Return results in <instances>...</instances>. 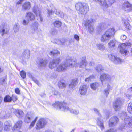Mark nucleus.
<instances>
[{
    "label": "nucleus",
    "instance_id": "1",
    "mask_svg": "<svg viewBox=\"0 0 132 132\" xmlns=\"http://www.w3.org/2000/svg\"><path fill=\"white\" fill-rule=\"evenodd\" d=\"M76 62L73 61L71 57L68 56L66 58L64 64H61L58 66L55 71L58 72H64L66 70L67 67L72 68L74 66H76Z\"/></svg>",
    "mask_w": 132,
    "mask_h": 132
},
{
    "label": "nucleus",
    "instance_id": "2",
    "mask_svg": "<svg viewBox=\"0 0 132 132\" xmlns=\"http://www.w3.org/2000/svg\"><path fill=\"white\" fill-rule=\"evenodd\" d=\"M55 108H59L60 109H61L64 111H67L69 110L71 113L75 114H77L79 113V111L78 110H73L72 109H70L67 106V105L64 103L60 102H56L55 103L52 105Z\"/></svg>",
    "mask_w": 132,
    "mask_h": 132
},
{
    "label": "nucleus",
    "instance_id": "3",
    "mask_svg": "<svg viewBox=\"0 0 132 132\" xmlns=\"http://www.w3.org/2000/svg\"><path fill=\"white\" fill-rule=\"evenodd\" d=\"M115 32V29L113 28L108 29L102 36L101 38V41L104 42L109 41L113 37Z\"/></svg>",
    "mask_w": 132,
    "mask_h": 132
},
{
    "label": "nucleus",
    "instance_id": "4",
    "mask_svg": "<svg viewBox=\"0 0 132 132\" xmlns=\"http://www.w3.org/2000/svg\"><path fill=\"white\" fill-rule=\"evenodd\" d=\"M75 7L77 10L79 11L81 14H85L89 10V6L84 3L79 2L75 5Z\"/></svg>",
    "mask_w": 132,
    "mask_h": 132
},
{
    "label": "nucleus",
    "instance_id": "5",
    "mask_svg": "<svg viewBox=\"0 0 132 132\" xmlns=\"http://www.w3.org/2000/svg\"><path fill=\"white\" fill-rule=\"evenodd\" d=\"M119 116L121 118L124 120L125 124L122 128H125L126 127H130L132 125V117H129L127 116L125 112L119 113Z\"/></svg>",
    "mask_w": 132,
    "mask_h": 132
},
{
    "label": "nucleus",
    "instance_id": "6",
    "mask_svg": "<svg viewBox=\"0 0 132 132\" xmlns=\"http://www.w3.org/2000/svg\"><path fill=\"white\" fill-rule=\"evenodd\" d=\"M131 45V43L129 42L123 43L119 46L120 52L122 54L126 55L127 52H129L128 49L130 48Z\"/></svg>",
    "mask_w": 132,
    "mask_h": 132
},
{
    "label": "nucleus",
    "instance_id": "7",
    "mask_svg": "<svg viewBox=\"0 0 132 132\" xmlns=\"http://www.w3.org/2000/svg\"><path fill=\"white\" fill-rule=\"evenodd\" d=\"M94 111L98 114L99 117L97 118L96 121L97 125L99 126L102 130L104 129L103 125V120L101 118V116L100 114L99 113L98 110L97 109L94 108L93 109Z\"/></svg>",
    "mask_w": 132,
    "mask_h": 132
},
{
    "label": "nucleus",
    "instance_id": "8",
    "mask_svg": "<svg viewBox=\"0 0 132 132\" xmlns=\"http://www.w3.org/2000/svg\"><path fill=\"white\" fill-rule=\"evenodd\" d=\"M46 123L47 121L45 119L43 118L40 119L36 123V129L39 130L40 128H43L46 125Z\"/></svg>",
    "mask_w": 132,
    "mask_h": 132
},
{
    "label": "nucleus",
    "instance_id": "9",
    "mask_svg": "<svg viewBox=\"0 0 132 132\" xmlns=\"http://www.w3.org/2000/svg\"><path fill=\"white\" fill-rule=\"evenodd\" d=\"M109 59L115 64H120L122 62V60L120 58L112 54L108 55Z\"/></svg>",
    "mask_w": 132,
    "mask_h": 132
},
{
    "label": "nucleus",
    "instance_id": "10",
    "mask_svg": "<svg viewBox=\"0 0 132 132\" xmlns=\"http://www.w3.org/2000/svg\"><path fill=\"white\" fill-rule=\"evenodd\" d=\"M84 26L88 28V31L91 33L94 31V28L92 24L91 21L89 20L84 21Z\"/></svg>",
    "mask_w": 132,
    "mask_h": 132
},
{
    "label": "nucleus",
    "instance_id": "11",
    "mask_svg": "<svg viewBox=\"0 0 132 132\" xmlns=\"http://www.w3.org/2000/svg\"><path fill=\"white\" fill-rule=\"evenodd\" d=\"M122 104V102L121 99L118 98L114 103L113 107L116 111H118L120 109Z\"/></svg>",
    "mask_w": 132,
    "mask_h": 132
},
{
    "label": "nucleus",
    "instance_id": "12",
    "mask_svg": "<svg viewBox=\"0 0 132 132\" xmlns=\"http://www.w3.org/2000/svg\"><path fill=\"white\" fill-rule=\"evenodd\" d=\"M33 11L38 18L37 19V20L40 22H42L43 19L42 17L40 12L39 8L37 6H34L33 9Z\"/></svg>",
    "mask_w": 132,
    "mask_h": 132
},
{
    "label": "nucleus",
    "instance_id": "13",
    "mask_svg": "<svg viewBox=\"0 0 132 132\" xmlns=\"http://www.w3.org/2000/svg\"><path fill=\"white\" fill-rule=\"evenodd\" d=\"M61 60L59 58H57L53 60L50 62L49 65L51 69H53L57 66V65L60 62Z\"/></svg>",
    "mask_w": 132,
    "mask_h": 132
},
{
    "label": "nucleus",
    "instance_id": "14",
    "mask_svg": "<svg viewBox=\"0 0 132 132\" xmlns=\"http://www.w3.org/2000/svg\"><path fill=\"white\" fill-rule=\"evenodd\" d=\"M73 61H75L77 64H76V66H74V67H77L78 65L79 67L84 68L86 67L87 64L85 57H82L81 59L80 62L78 64L77 63L76 61L74 60L73 59Z\"/></svg>",
    "mask_w": 132,
    "mask_h": 132
},
{
    "label": "nucleus",
    "instance_id": "15",
    "mask_svg": "<svg viewBox=\"0 0 132 132\" xmlns=\"http://www.w3.org/2000/svg\"><path fill=\"white\" fill-rule=\"evenodd\" d=\"M9 27L5 25H2L0 27V33L2 36L8 33L9 30Z\"/></svg>",
    "mask_w": 132,
    "mask_h": 132
},
{
    "label": "nucleus",
    "instance_id": "16",
    "mask_svg": "<svg viewBox=\"0 0 132 132\" xmlns=\"http://www.w3.org/2000/svg\"><path fill=\"white\" fill-rule=\"evenodd\" d=\"M111 76L110 75L106 74L101 75L100 77V80L102 83L104 81H108L111 80Z\"/></svg>",
    "mask_w": 132,
    "mask_h": 132
},
{
    "label": "nucleus",
    "instance_id": "17",
    "mask_svg": "<svg viewBox=\"0 0 132 132\" xmlns=\"http://www.w3.org/2000/svg\"><path fill=\"white\" fill-rule=\"evenodd\" d=\"M119 121L118 118L116 117H113L110 119L109 123L110 127L115 126L117 124Z\"/></svg>",
    "mask_w": 132,
    "mask_h": 132
},
{
    "label": "nucleus",
    "instance_id": "18",
    "mask_svg": "<svg viewBox=\"0 0 132 132\" xmlns=\"http://www.w3.org/2000/svg\"><path fill=\"white\" fill-rule=\"evenodd\" d=\"M123 10L127 12H129L132 10V5L128 2H125L123 5Z\"/></svg>",
    "mask_w": 132,
    "mask_h": 132
},
{
    "label": "nucleus",
    "instance_id": "19",
    "mask_svg": "<svg viewBox=\"0 0 132 132\" xmlns=\"http://www.w3.org/2000/svg\"><path fill=\"white\" fill-rule=\"evenodd\" d=\"M13 113L19 118H22L24 115V113L21 109H15Z\"/></svg>",
    "mask_w": 132,
    "mask_h": 132
},
{
    "label": "nucleus",
    "instance_id": "20",
    "mask_svg": "<svg viewBox=\"0 0 132 132\" xmlns=\"http://www.w3.org/2000/svg\"><path fill=\"white\" fill-rule=\"evenodd\" d=\"M37 63L39 66L45 67L48 63V62L46 60L40 58L37 61Z\"/></svg>",
    "mask_w": 132,
    "mask_h": 132
},
{
    "label": "nucleus",
    "instance_id": "21",
    "mask_svg": "<svg viewBox=\"0 0 132 132\" xmlns=\"http://www.w3.org/2000/svg\"><path fill=\"white\" fill-rule=\"evenodd\" d=\"M32 115L30 112H28L24 118V122L26 123H29L32 119Z\"/></svg>",
    "mask_w": 132,
    "mask_h": 132
},
{
    "label": "nucleus",
    "instance_id": "22",
    "mask_svg": "<svg viewBox=\"0 0 132 132\" xmlns=\"http://www.w3.org/2000/svg\"><path fill=\"white\" fill-rule=\"evenodd\" d=\"M94 1H98L100 5L104 8H107L109 6L108 5V2H106L105 0H93Z\"/></svg>",
    "mask_w": 132,
    "mask_h": 132
},
{
    "label": "nucleus",
    "instance_id": "23",
    "mask_svg": "<svg viewBox=\"0 0 132 132\" xmlns=\"http://www.w3.org/2000/svg\"><path fill=\"white\" fill-rule=\"evenodd\" d=\"M26 19H27L29 21H32L35 19V16L32 13L29 12L26 13L25 15Z\"/></svg>",
    "mask_w": 132,
    "mask_h": 132
},
{
    "label": "nucleus",
    "instance_id": "24",
    "mask_svg": "<svg viewBox=\"0 0 132 132\" xmlns=\"http://www.w3.org/2000/svg\"><path fill=\"white\" fill-rule=\"evenodd\" d=\"M22 124V122L21 120H19L17 122L13 128L12 130L14 131V130H18L21 128Z\"/></svg>",
    "mask_w": 132,
    "mask_h": 132
},
{
    "label": "nucleus",
    "instance_id": "25",
    "mask_svg": "<svg viewBox=\"0 0 132 132\" xmlns=\"http://www.w3.org/2000/svg\"><path fill=\"white\" fill-rule=\"evenodd\" d=\"M30 52L28 50H25L22 53L21 57L23 59H29L30 57Z\"/></svg>",
    "mask_w": 132,
    "mask_h": 132
},
{
    "label": "nucleus",
    "instance_id": "26",
    "mask_svg": "<svg viewBox=\"0 0 132 132\" xmlns=\"http://www.w3.org/2000/svg\"><path fill=\"white\" fill-rule=\"evenodd\" d=\"M78 81V79L75 78L72 80L69 85V88L72 89L74 88L77 85Z\"/></svg>",
    "mask_w": 132,
    "mask_h": 132
},
{
    "label": "nucleus",
    "instance_id": "27",
    "mask_svg": "<svg viewBox=\"0 0 132 132\" xmlns=\"http://www.w3.org/2000/svg\"><path fill=\"white\" fill-rule=\"evenodd\" d=\"M87 87L86 85H81L80 87L79 92L81 95H85L86 93Z\"/></svg>",
    "mask_w": 132,
    "mask_h": 132
},
{
    "label": "nucleus",
    "instance_id": "28",
    "mask_svg": "<svg viewBox=\"0 0 132 132\" xmlns=\"http://www.w3.org/2000/svg\"><path fill=\"white\" fill-rule=\"evenodd\" d=\"M31 7L30 3L28 2H25L22 5V10L23 11L29 10Z\"/></svg>",
    "mask_w": 132,
    "mask_h": 132
},
{
    "label": "nucleus",
    "instance_id": "29",
    "mask_svg": "<svg viewBox=\"0 0 132 132\" xmlns=\"http://www.w3.org/2000/svg\"><path fill=\"white\" fill-rule=\"evenodd\" d=\"M38 26V23L37 22H35L33 24L31 27V29L32 30V33H34L35 31L37 30Z\"/></svg>",
    "mask_w": 132,
    "mask_h": 132
},
{
    "label": "nucleus",
    "instance_id": "30",
    "mask_svg": "<svg viewBox=\"0 0 132 132\" xmlns=\"http://www.w3.org/2000/svg\"><path fill=\"white\" fill-rule=\"evenodd\" d=\"M27 75L28 77L30 78L37 85L40 86V84L38 81L34 77H33L32 75L29 72H28L27 73Z\"/></svg>",
    "mask_w": 132,
    "mask_h": 132
},
{
    "label": "nucleus",
    "instance_id": "31",
    "mask_svg": "<svg viewBox=\"0 0 132 132\" xmlns=\"http://www.w3.org/2000/svg\"><path fill=\"white\" fill-rule=\"evenodd\" d=\"M11 128V123L7 121H6L4 123V130L6 131H8L10 130Z\"/></svg>",
    "mask_w": 132,
    "mask_h": 132
},
{
    "label": "nucleus",
    "instance_id": "32",
    "mask_svg": "<svg viewBox=\"0 0 132 132\" xmlns=\"http://www.w3.org/2000/svg\"><path fill=\"white\" fill-rule=\"evenodd\" d=\"M100 86L99 84L97 82H95L92 83L90 85L91 88L93 90H96Z\"/></svg>",
    "mask_w": 132,
    "mask_h": 132
},
{
    "label": "nucleus",
    "instance_id": "33",
    "mask_svg": "<svg viewBox=\"0 0 132 132\" xmlns=\"http://www.w3.org/2000/svg\"><path fill=\"white\" fill-rule=\"evenodd\" d=\"M116 41L115 40H111L108 43L109 48L111 49L112 48L115 46Z\"/></svg>",
    "mask_w": 132,
    "mask_h": 132
},
{
    "label": "nucleus",
    "instance_id": "34",
    "mask_svg": "<svg viewBox=\"0 0 132 132\" xmlns=\"http://www.w3.org/2000/svg\"><path fill=\"white\" fill-rule=\"evenodd\" d=\"M96 70L98 72H101V71L102 72L104 70V68L102 66L100 65L99 64L96 66L95 67Z\"/></svg>",
    "mask_w": 132,
    "mask_h": 132
},
{
    "label": "nucleus",
    "instance_id": "35",
    "mask_svg": "<svg viewBox=\"0 0 132 132\" xmlns=\"http://www.w3.org/2000/svg\"><path fill=\"white\" fill-rule=\"evenodd\" d=\"M60 54V52L57 50H53L51 51L49 54L52 56H55L57 54Z\"/></svg>",
    "mask_w": 132,
    "mask_h": 132
},
{
    "label": "nucleus",
    "instance_id": "36",
    "mask_svg": "<svg viewBox=\"0 0 132 132\" xmlns=\"http://www.w3.org/2000/svg\"><path fill=\"white\" fill-rule=\"evenodd\" d=\"M112 87L109 85L108 84L107 85V88L105 89L104 91V94L106 96L109 94V92L110 90H112Z\"/></svg>",
    "mask_w": 132,
    "mask_h": 132
},
{
    "label": "nucleus",
    "instance_id": "37",
    "mask_svg": "<svg viewBox=\"0 0 132 132\" xmlns=\"http://www.w3.org/2000/svg\"><path fill=\"white\" fill-rule=\"evenodd\" d=\"M20 26L18 23L16 24L14 26L13 29L15 33L18 32L19 31Z\"/></svg>",
    "mask_w": 132,
    "mask_h": 132
},
{
    "label": "nucleus",
    "instance_id": "38",
    "mask_svg": "<svg viewBox=\"0 0 132 132\" xmlns=\"http://www.w3.org/2000/svg\"><path fill=\"white\" fill-rule=\"evenodd\" d=\"M58 86L60 88H65L66 85L64 82H59Z\"/></svg>",
    "mask_w": 132,
    "mask_h": 132
},
{
    "label": "nucleus",
    "instance_id": "39",
    "mask_svg": "<svg viewBox=\"0 0 132 132\" xmlns=\"http://www.w3.org/2000/svg\"><path fill=\"white\" fill-rule=\"evenodd\" d=\"M98 48L100 50H103L105 49L103 44H98L97 45Z\"/></svg>",
    "mask_w": 132,
    "mask_h": 132
},
{
    "label": "nucleus",
    "instance_id": "40",
    "mask_svg": "<svg viewBox=\"0 0 132 132\" xmlns=\"http://www.w3.org/2000/svg\"><path fill=\"white\" fill-rule=\"evenodd\" d=\"M53 24L55 27H60L62 24L61 22L60 21H56L54 22Z\"/></svg>",
    "mask_w": 132,
    "mask_h": 132
},
{
    "label": "nucleus",
    "instance_id": "41",
    "mask_svg": "<svg viewBox=\"0 0 132 132\" xmlns=\"http://www.w3.org/2000/svg\"><path fill=\"white\" fill-rule=\"evenodd\" d=\"M127 110L131 114H132V102H131L129 104Z\"/></svg>",
    "mask_w": 132,
    "mask_h": 132
},
{
    "label": "nucleus",
    "instance_id": "42",
    "mask_svg": "<svg viewBox=\"0 0 132 132\" xmlns=\"http://www.w3.org/2000/svg\"><path fill=\"white\" fill-rule=\"evenodd\" d=\"M12 98L9 95H7L5 97L4 101L5 102H10L11 101Z\"/></svg>",
    "mask_w": 132,
    "mask_h": 132
},
{
    "label": "nucleus",
    "instance_id": "43",
    "mask_svg": "<svg viewBox=\"0 0 132 132\" xmlns=\"http://www.w3.org/2000/svg\"><path fill=\"white\" fill-rule=\"evenodd\" d=\"M56 14L62 18H63L64 16V14L61 11H56Z\"/></svg>",
    "mask_w": 132,
    "mask_h": 132
},
{
    "label": "nucleus",
    "instance_id": "44",
    "mask_svg": "<svg viewBox=\"0 0 132 132\" xmlns=\"http://www.w3.org/2000/svg\"><path fill=\"white\" fill-rule=\"evenodd\" d=\"M38 118V117H36L34 120L32 122L29 127V129H31L34 126Z\"/></svg>",
    "mask_w": 132,
    "mask_h": 132
},
{
    "label": "nucleus",
    "instance_id": "45",
    "mask_svg": "<svg viewBox=\"0 0 132 132\" xmlns=\"http://www.w3.org/2000/svg\"><path fill=\"white\" fill-rule=\"evenodd\" d=\"M105 25V24L103 22L100 23L97 26L98 29L100 30L104 28Z\"/></svg>",
    "mask_w": 132,
    "mask_h": 132
},
{
    "label": "nucleus",
    "instance_id": "46",
    "mask_svg": "<svg viewBox=\"0 0 132 132\" xmlns=\"http://www.w3.org/2000/svg\"><path fill=\"white\" fill-rule=\"evenodd\" d=\"M52 93L53 95L55 96H57L58 95H59V93L54 88L53 89Z\"/></svg>",
    "mask_w": 132,
    "mask_h": 132
},
{
    "label": "nucleus",
    "instance_id": "47",
    "mask_svg": "<svg viewBox=\"0 0 132 132\" xmlns=\"http://www.w3.org/2000/svg\"><path fill=\"white\" fill-rule=\"evenodd\" d=\"M125 27L128 29H129L130 28V25L129 22L127 21H126L124 22Z\"/></svg>",
    "mask_w": 132,
    "mask_h": 132
},
{
    "label": "nucleus",
    "instance_id": "48",
    "mask_svg": "<svg viewBox=\"0 0 132 132\" xmlns=\"http://www.w3.org/2000/svg\"><path fill=\"white\" fill-rule=\"evenodd\" d=\"M5 112L4 111H2L0 113V117L2 118H6L7 117L5 116Z\"/></svg>",
    "mask_w": 132,
    "mask_h": 132
},
{
    "label": "nucleus",
    "instance_id": "49",
    "mask_svg": "<svg viewBox=\"0 0 132 132\" xmlns=\"http://www.w3.org/2000/svg\"><path fill=\"white\" fill-rule=\"evenodd\" d=\"M20 74L21 77L23 79L25 78L26 77V72L24 71H22L20 72Z\"/></svg>",
    "mask_w": 132,
    "mask_h": 132
},
{
    "label": "nucleus",
    "instance_id": "50",
    "mask_svg": "<svg viewBox=\"0 0 132 132\" xmlns=\"http://www.w3.org/2000/svg\"><path fill=\"white\" fill-rule=\"evenodd\" d=\"M94 78V76L93 75H91L89 77L86 78L85 81H89L91 80L92 79Z\"/></svg>",
    "mask_w": 132,
    "mask_h": 132
},
{
    "label": "nucleus",
    "instance_id": "51",
    "mask_svg": "<svg viewBox=\"0 0 132 132\" xmlns=\"http://www.w3.org/2000/svg\"><path fill=\"white\" fill-rule=\"evenodd\" d=\"M29 21L27 19H24L22 21V23L24 25H27L29 23Z\"/></svg>",
    "mask_w": 132,
    "mask_h": 132
},
{
    "label": "nucleus",
    "instance_id": "52",
    "mask_svg": "<svg viewBox=\"0 0 132 132\" xmlns=\"http://www.w3.org/2000/svg\"><path fill=\"white\" fill-rule=\"evenodd\" d=\"M115 1V0H108V5L111 6Z\"/></svg>",
    "mask_w": 132,
    "mask_h": 132
},
{
    "label": "nucleus",
    "instance_id": "53",
    "mask_svg": "<svg viewBox=\"0 0 132 132\" xmlns=\"http://www.w3.org/2000/svg\"><path fill=\"white\" fill-rule=\"evenodd\" d=\"M12 100L13 102H15L17 100V96L14 95H12Z\"/></svg>",
    "mask_w": 132,
    "mask_h": 132
},
{
    "label": "nucleus",
    "instance_id": "54",
    "mask_svg": "<svg viewBox=\"0 0 132 132\" xmlns=\"http://www.w3.org/2000/svg\"><path fill=\"white\" fill-rule=\"evenodd\" d=\"M53 42L56 44H60V40L57 39H55L53 40Z\"/></svg>",
    "mask_w": 132,
    "mask_h": 132
},
{
    "label": "nucleus",
    "instance_id": "55",
    "mask_svg": "<svg viewBox=\"0 0 132 132\" xmlns=\"http://www.w3.org/2000/svg\"><path fill=\"white\" fill-rule=\"evenodd\" d=\"M126 37H127L126 36L122 35L121 36L120 38L122 40H125L126 39Z\"/></svg>",
    "mask_w": 132,
    "mask_h": 132
},
{
    "label": "nucleus",
    "instance_id": "56",
    "mask_svg": "<svg viewBox=\"0 0 132 132\" xmlns=\"http://www.w3.org/2000/svg\"><path fill=\"white\" fill-rule=\"evenodd\" d=\"M75 39L77 41H79V36L77 35H75L74 36Z\"/></svg>",
    "mask_w": 132,
    "mask_h": 132
},
{
    "label": "nucleus",
    "instance_id": "57",
    "mask_svg": "<svg viewBox=\"0 0 132 132\" xmlns=\"http://www.w3.org/2000/svg\"><path fill=\"white\" fill-rule=\"evenodd\" d=\"M65 42V39L63 38L60 40V44L63 45L64 44Z\"/></svg>",
    "mask_w": 132,
    "mask_h": 132
},
{
    "label": "nucleus",
    "instance_id": "58",
    "mask_svg": "<svg viewBox=\"0 0 132 132\" xmlns=\"http://www.w3.org/2000/svg\"><path fill=\"white\" fill-rule=\"evenodd\" d=\"M48 14L49 15L52 14L54 13L53 11L52 10H49V9H48Z\"/></svg>",
    "mask_w": 132,
    "mask_h": 132
},
{
    "label": "nucleus",
    "instance_id": "59",
    "mask_svg": "<svg viewBox=\"0 0 132 132\" xmlns=\"http://www.w3.org/2000/svg\"><path fill=\"white\" fill-rule=\"evenodd\" d=\"M15 92L16 93H17L18 94H19L20 93V92L19 89L18 88H17L16 89H15Z\"/></svg>",
    "mask_w": 132,
    "mask_h": 132
},
{
    "label": "nucleus",
    "instance_id": "60",
    "mask_svg": "<svg viewBox=\"0 0 132 132\" xmlns=\"http://www.w3.org/2000/svg\"><path fill=\"white\" fill-rule=\"evenodd\" d=\"M23 1V0H20L18 1L16 4V6L18 5L21 4V3Z\"/></svg>",
    "mask_w": 132,
    "mask_h": 132
},
{
    "label": "nucleus",
    "instance_id": "61",
    "mask_svg": "<svg viewBox=\"0 0 132 132\" xmlns=\"http://www.w3.org/2000/svg\"><path fill=\"white\" fill-rule=\"evenodd\" d=\"M3 129V124L2 123L0 122V132Z\"/></svg>",
    "mask_w": 132,
    "mask_h": 132
},
{
    "label": "nucleus",
    "instance_id": "62",
    "mask_svg": "<svg viewBox=\"0 0 132 132\" xmlns=\"http://www.w3.org/2000/svg\"><path fill=\"white\" fill-rule=\"evenodd\" d=\"M56 33V31L55 29H53V31H52V33L53 35L55 34Z\"/></svg>",
    "mask_w": 132,
    "mask_h": 132
},
{
    "label": "nucleus",
    "instance_id": "63",
    "mask_svg": "<svg viewBox=\"0 0 132 132\" xmlns=\"http://www.w3.org/2000/svg\"><path fill=\"white\" fill-rule=\"evenodd\" d=\"M125 96H126L128 98H129L130 96V95L129 94H128L127 93H125Z\"/></svg>",
    "mask_w": 132,
    "mask_h": 132
},
{
    "label": "nucleus",
    "instance_id": "64",
    "mask_svg": "<svg viewBox=\"0 0 132 132\" xmlns=\"http://www.w3.org/2000/svg\"><path fill=\"white\" fill-rule=\"evenodd\" d=\"M114 130L113 129H112L106 131V132H114Z\"/></svg>",
    "mask_w": 132,
    "mask_h": 132
}]
</instances>
